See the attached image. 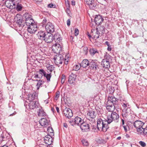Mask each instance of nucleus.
Masks as SVG:
<instances>
[{"label":"nucleus","mask_w":147,"mask_h":147,"mask_svg":"<svg viewBox=\"0 0 147 147\" xmlns=\"http://www.w3.org/2000/svg\"><path fill=\"white\" fill-rule=\"evenodd\" d=\"M139 144L142 146L145 147L146 145L145 143L142 141H140L139 142Z\"/></svg>","instance_id":"49530a36"},{"label":"nucleus","mask_w":147,"mask_h":147,"mask_svg":"<svg viewBox=\"0 0 147 147\" xmlns=\"http://www.w3.org/2000/svg\"><path fill=\"white\" fill-rule=\"evenodd\" d=\"M54 67L53 65H50L47 67V72L51 73L54 70Z\"/></svg>","instance_id":"e433bc0d"},{"label":"nucleus","mask_w":147,"mask_h":147,"mask_svg":"<svg viewBox=\"0 0 147 147\" xmlns=\"http://www.w3.org/2000/svg\"><path fill=\"white\" fill-rule=\"evenodd\" d=\"M38 115L39 116L45 117L46 116V113L42 110V108H40L38 111Z\"/></svg>","instance_id":"7c9ffc66"},{"label":"nucleus","mask_w":147,"mask_h":147,"mask_svg":"<svg viewBox=\"0 0 147 147\" xmlns=\"http://www.w3.org/2000/svg\"><path fill=\"white\" fill-rule=\"evenodd\" d=\"M144 124V123L143 122L138 120L135 121L133 123V125L136 128L138 134H141L142 133Z\"/></svg>","instance_id":"7ed1b4c3"},{"label":"nucleus","mask_w":147,"mask_h":147,"mask_svg":"<svg viewBox=\"0 0 147 147\" xmlns=\"http://www.w3.org/2000/svg\"><path fill=\"white\" fill-rule=\"evenodd\" d=\"M143 132L141 134L147 136V127L145 128H143V130H142Z\"/></svg>","instance_id":"a19ab883"},{"label":"nucleus","mask_w":147,"mask_h":147,"mask_svg":"<svg viewBox=\"0 0 147 147\" xmlns=\"http://www.w3.org/2000/svg\"><path fill=\"white\" fill-rule=\"evenodd\" d=\"M96 114L95 112L93 111H90L87 113V117L88 118L94 119L96 116Z\"/></svg>","instance_id":"a878e982"},{"label":"nucleus","mask_w":147,"mask_h":147,"mask_svg":"<svg viewBox=\"0 0 147 147\" xmlns=\"http://www.w3.org/2000/svg\"><path fill=\"white\" fill-rule=\"evenodd\" d=\"M74 120L75 123L78 125H81L84 122L83 120L78 117H76L74 119Z\"/></svg>","instance_id":"cd10ccee"},{"label":"nucleus","mask_w":147,"mask_h":147,"mask_svg":"<svg viewBox=\"0 0 147 147\" xmlns=\"http://www.w3.org/2000/svg\"><path fill=\"white\" fill-rule=\"evenodd\" d=\"M53 139L52 137L49 135L45 136L44 138V142L48 145H50L53 142Z\"/></svg>","instance_id":"f3484780"},{"label":"nucleus","mask_w":147,"mask_h":147,"mask_svg":"<svg viewBox=\"0 0 147 147\" xmlns=\"http://www.w3.org/2000/svg\"><path fill=\"white\" fill-rule=\"evenodd\" d=\"M15 19L16 21V27L18 28L17 29L19 31L21 30L24 26V21L19 15H17Z\"/></svg>","instance_id":"f03ea898"},{"label":"nucleus","mask_w":147,"mask_h":147,"mask_svg":"<svg viewBox=\"0 0 147 147\" xmlns=\"http://www.w3.org/2000/svg\"><path fill=\"white\" fill-rule=\"evenodd\" d=\"M53 37V40H55V41L57 43H58L60 42L61 40L60 35L58 34H54Z\"/></svg>","instance_id":"c85d7f7f"},{"label":"nucleus","mask_w":147,"mask_h":147,"mask_svg":"<svg viewBox=\"0 0 147 147\" xmlns=\"http://www.w3.org/2000/svg\"><path fill=\"white\" fill-rule=\"evenodd\" d=\"M64 63H65L67 64V63H68V61H65L64 62Z\"/></svg>","instance_id":"338daca9"},{"label":"nucleus","mask_w":147,"mask_h":147,"mask_svg":"<svg viewBox=\"0 0 147 147\" xmlns=\"http://www.w3.org/2000/svg\"><path fill=\"white\" fill-rule=\"evenodd\" d=\"M34 78H41V77H40V76L39 75H38V74L34 75Z\"/></svg>","instance_id":"3c124183"},{"label":"nucleus","mask_w":147,"mask_h":147,"mask_svg":"<svg viewBox=\"0 0 147 147\" xmlns=\"http://www.w3.org/2000/svg\"><path fill=\"white\" fill-rule=\"evenodd\" d=\"M79 33V30L77 28H76L75 30V34L76 36H77Z\"/></svg>","instance_id":"8fccbe9b"},{"label":"nucleus","mask_w":147,"mask_h":147,"mask_svg":"<svg viewBox=\"0 0 147 147\" xmlns=\"http://www.w3.org/2000/svg\"><path fill=\"white\" fill-rule=\"evenodd\" d=\"M47 22V20L46 18H44L43 20V21L42 23V26L43 27H45L46 26V23Z\"/></svg>","instance_id":"79ce46f5"},{"label":"nucleus","mask_w":147,"mask_h":147,"mask_svg":"<svg viewBox=\"0 0 147 147\" xmlns=\"http://www.w3.org/2000/svg\"><path fill=\"white\" fill-rule=\"evenodd\" d=\"M66 12L68 14H69L70 13L69 9V8H67L66 9Z\"/></svg>","instance_id":"5fc2aeb1"},{"label":"nucleus","mask_w":147,"mask_h":147,"mask_svg":"<svg viewBox=\"0 0 147 147\" xmlns=\"http://www.w3.org/2000/svg\"><path fill=\"white\" fill-rule=\"evenodd\" d=\"M121 104L123 107L122 115L123 117H126L130 111L129 105L126 101L124 100L122 102Z\"/></svg>","instance_id":"20e7f679"},{"label":"nucleus","mask_w":147,"mask_h":147,"mask_svg":"<svg viewBox=\"0 0 147 147\" xmlns=\"http://www.w3.org/2000/svg\"><path fill=\"white\" fill-rule=\"evenodd\" d=\"M81 67V66L80 65V64L76 65L74 66L73 69L76 71H78L80 69Z\"/></svg>","instance_id":"4c0bfd02"},{"label":"nucleus","mask_w":147,"mask_h":147,"mask_svg":"<svg viewBox=\"0 0 147 147\" xmlns=\"http://www.w3.org/2000/svg\"><path fill=\"white\" fill-rule=\"evenodd\" d=\"M53 50L56 53H60L62 50V48L61 45L57 43L54 44L52 46Z\"/></svg>","instance_id":"9b49d317"},{"label":"nucleus","mask_w":147,"mask_h":147,"mask_svg":"<svg viewBox=\"0 0 147 147\" xmlns=\"http://www.w3.org/2000/svg\"><path fill=\"white\" fill-rule=\"evenodd\" d=\"M55 63L57 65L62 64L64 60L63 55L61 54L57 55H55L53 58Z\"/></svg>","instance_id":"423d86ee"},{"label":"nucleus","mask_w":147,"mask_h":147,"mask_svg":"<svg viewBox=\"0 0 147 147\" xmlns=\"http://www.w3.org/2000/svg\"><path fill=\"white\" fill-rule=\"evenodd\" d=\"M119 116L116 112H112L111 115L107 116V119L102 120L101 119H99L97 120V128L99 130L106 132L109 127L108 124L112 121L117 122L118 121Z\"/></svg>","instance_id":"f257e3e1"},{"label":"nucleus","mask_w":147,"mask_h":147,"mask_svg":"<svg viewBox=\"0 0 147 147\" xmlns=\"http://www.w3.org/2000/svg\"><path fill=\"white\" fill-rule=\"evenodd\" d=\"M89 60L87 59H84L82 61L80 64V65L82 67L84 68H86L88 66H89Z\"/></svg>","instance_id":"b1692460"},{"label":"nucleus","mask_w":147,"mask_h":147,"mask_svg":"<svg viewBox=\"0 0 147 147\" xmlns=\"http://www.w3.org/2000/svg\"><path fill=\"white\" fill-rule=\"evenodd\" d=\"M104 58L101 62V65L104 68L108 69L110 67L109 63V59H111L110 56L109 55H106L105 56Z\"/></svg>","instance_id":"39448f33"},{"label":"nucleus","mask_w":147,"mask_h":147,"mask_svg":"<svg viewBox=\"0 0 147 147\" xmlns=\"http://www.w3.org/2000/svg\"><path fill=\"white\" fill-rule=\"evenodd\" d=\"M80 127L83 132H87L90 131V125L86 122H83L80 125Z\"/></svg>","instance_id":"9d476101"},{"label":"nucleus","mask_w":147,"mask_h":147,"mask_svg":"<svg viewBox=\"0 0 147 147\" xmlns=\"http://www.w3.org/2000/svg\"><path fill=\"white\" fill-rule=\"evenodd\" d=\"M56 110H57V112L58 113H59V107H56Z\"/></svg>","instance_id":"680f3d73"},{"label":"nucleus","mask_w":147,"mask_h":147,"mask_svg":"<svg viewBox=\"0 0 147 147\" xmlns=\"http://www.w3.org/2000/svg\"><path fill=\"white\" fill-rule=\"evenodd\" d=\"M23 18L25 20H30L32 18L31 15L28 13H25L23 15Z\"/></svg>","instance_id":"c756f323"},{"label":"nucleus","mask_w":147,"mask_h":147,"mask_svg":"<svg viewBox=\"0 0 147 147\" xmlns=\"http://www.w3.org/2000/svg\"><path fill=\"white\" fill-rule=\"evenodd\" d=\"M44 77L46 78L47 81V82H46V83L47 84V86L48 85V83L50 81V78L51 77V73L46 74L45 76Z\"/></svg>","instance_id":"c9c22d12"},{"label":"nucleus","mask_w":147,"mask_h":147,"mask_svg":"<svg viewBox=\"0 0 147 147\" xmlns=\"http://www.w3.org/2000/svg\"><path fill=\"white\" fill-rule=\"evenodd\" d=\"M103 21V19L102 16L100 15H96L94 18V22L97 25H99Z\"/></svg>","instance_id":"a211bd4d"},{"label":"nucleus","mask_w":147,"mask_h":147,"mask_svg":"<svg viewBox=\"0 0 147 147\" xmlns=\"http://www.w3.org/2000/svg\"><path fill=\"white\" fill-rule=\"evenodd\" d=\"M89 52L90 54L92 55L93 56L96 53H98V52L97 50L95 49H91L90 50Z\"/></svg>","instance_id":"72a5a7b5"},{"label":"nucleus","mask_w":147,"mask_h":147,"mask_svg":"<svg viewBox=\"0 0 147 147\" xmlns=\"http://www.w3.org/2000/svg\"><path fill=\"white\" fill-rule=\"evenodd\" d=\"M106 105V108L108 111L109 112H113L115 109V105L110 104V103L107 102Z\"/></svg>","instance_id":"aec40b11"},{"label":"nucleus","mask_w":147,"mask_h":147,"mask_svg":"<svg viewBox=\"0 0 147 147\" xmlns=\"http://www.w3.org/2000/svg\"><path fill=\"white\" fill-rule=\"evenodd\" d=\"M37 94L35 92L33 94H29L28 95V100H29L30 101H32L35 99H37Z\"/></svg>","instance_id":"393cba45"},{"label":"nucleus","mask_w":147,"mask_h":147,"mask_svg":"<svg viewBox=\"0 0 147 147\" xmlns=\"http://www.w3.org/2000/svg\"><path fill=\"white\" fill-rule=\"evenodd\" d=\"M71 4L73 5H75V1L73 0L71 1Z\"/></svg>","instance_id":"bf43d9fd"},{"label":"nucleus","mask_w":147,"mask_h":147,"mask_svg":"<svg viewBox=\"0 0 147 147\" xmlns=\"http://www.w3.org/2000/svg\"><path fill=\"white\" fill-rule=\"evenodd\" d=\"M16 112H14L12 114H10L9 116H13V115H16Z\"/></svg>","instance_id":"052dcab7"},{"label":"nucleus","mask_w":147,"mask_h":147,"mask_svg":"<svg viewBox=\"0 0 147 147\" xmlns=\"http://www.w3.org/2000/svg\"><path fill=\"white\" fill-rule=\"evenodd\" d=\"M20 1V0H12V4L13 6H15L16 4V9L18 11L21 10L22 6L21 4L18 3Z\"/></svg>","instance_id":"2eb2a0df"},{"label":"nucleus","mask_w":147,"mask_h":147,"mask_svg":"<svg viewBox=\"0 0 147 147\" xmlns=\"http://www.w3.org/2000/svg\"><path fill=\"white\" fill-rule=\"evenodd\" d=\"M105 44L107 45L108 46H109V44L108 41H106L105 42Z\"/></svg>","instance_id":"0e129e2a"},{"label":"nucleus","mask_w":147,"mask_h":147,"mask_svg":"<svg viewBox=\"0 0 147 147\" xmlns=\"http://www.w3.org/2000/svg\"><path fill=\"white\" fill-rule=\"evenodd\" d=\"M123 128L124 129L125 131L126 132L127 131V129L129 128V127L127 125H124L123 126Z\"/></svg>","instance_id":"09e8293b"},{"label":"nucleus","mask_w":147,"mask_h":147,"mask_svg":"<svg viewBox=\"0 0 147 147\" xmlns=\"http://www.w3.org/2000/svg\"><path fill=\"white\" fill-rule=\"evenodd\" d=\"M12 3V1H11L10 0H7L5 1V4L6 6L8 8H10L11 6V2Z\"/></svg>","instance_id":"58836bf2"},{"label":"nucleus","mask_w":147,"mask_h":147,"mask_svg":"<svg viewBox=\"0 0 147 147\" xmlns=\"http://www.w3.org/2000/svg\"><path fill=\"white\" fill-rule=\"evenodd\" d=\"M45 27L46 30L48 33H51L54 31V26L52 23L50 22H48Z\"/></svg>","instance_id":"6e6552de"},{"label":"nucleus","mask_w":147,"mask_h":147,"mask_svg":"<svg viewBox=\"0 0 147 147\" xmlns=\"http://www.w3.org/2000/svg\"><path fill=\"white\" fill-rule=\"evenodd\" d=\"M30 102L28 105L30 109H34L38 107V103L37 102L32 101H30Z\"/></svg>","instance_id":"6ab92c4d"},{"label":"nucleus","mask_w":147,"mask_h":147,"mask_svg":"<svg viewBox=\"0 0 147 147\" xmlns=\"http://www.w3.org/2000/svg\"><path fill=\"white\" fill-rule=\"evenodd\" d=\"M82 144L85 146H88L89 145V143L88 141L86 140H83L82 141Z\"/></svg>","instance_id":"ea45409f"},{"label":"nucleus","mask_w":147,"mask_h":147,"mask_svg":"<svg viewBox=\"0 0 147 147\" xmlns=\"http://www.w3.org/2000/svg\"><path fill=\"white\" fill-rule=\"evenodd\" d=\"M38 72L41 78L42 76H45L46 74V71L43 69H40Z\"/></svg>","instance_id":"473e14b6"},{"label":"nucleus","mask_w":147,"mask_h":147,"mask_svg":"<svg viewBox=\"0 0 147 147\" xmlns=\"http://www.w3.org/2000/svg\"><path fill=\"white\" fill-rule=\"evenodd\" d=\"M63 126L66 128L67 127V125L66 123H64L63 124Z\"/></svg>","instance_id":"e2e57ef3"},{"label":"nucleus","mask_w":147,"mask_h":147,"mask_svg":"<svg viewBox=\"0 0 147 147\" xmlns=\"http://www.w3.org/2000/svg\"><path fill=\"white\" fill-rule=\"evenodd\" d=\"M121 124L122 125V126H123L124 125H125V121L123 119H121Z\"/></svg>","instance_id":"864d4df0"},{"label":"nucleus","mask_w":147,"mask_h":147,"mask_svg":"<svg viewBox=\"0 0 147 147\" xmlns=\"http://www.w3.org/2000/svg\"><path fill=\"white\" fill-rule=\"evenodd\" d=\"M107 49L109 51H110L111 50V48L110 46H108Z\"/></svg>","instance_id":"13d9d810"},{"label":"nucleus","mask_w":147,"mask_h":147,"mask_svg":"<svg viewBox=\"0 0 147 147\" xmlns=\"http://www.w3.org/2000/svg\"><path fill=\"white\" fill-rule=\"evenodd\" d=\"M86 3L89 6L90 9H93L95 7V5L94 3V0H84Z\"/></svg>","instance_id":"4be33fe9"},{"label":"nucleus","mask_w":147,"mask_h":147,"mask_svg":"<svg viewBox=\"0 0 147 147\" xmlns=\"http://www.w3.org/2000/svg\"><path fill=\"white\" fill-rule=\"evenodd\" d=\"M63 113L65 116L68 118H70L73 116L71 110L68 108H66L63 110Z\"/></svg>","instance_id":"f8f14e48"},{"label":"nucleus","mask_w":147,"mask_h":147,"mask_svg":"<svg viewBox=\"0 0 147 147\" xmlns=\"http://www.w3.org/2000/svg\"><path fill=\"white\" fill-rule=\"evenodd\" d=\"M65 79H64L63 78H61V82L62 84H63L65 81Z\"/></svg>","instance_id":"6e6d98bb"},{"label":"nucleus","mask_w":147,"mask_h":147,"mask_svg":"<svg viewBox=\"0 0 147 147\" xmlns=\"http://www.w3.org/2000/svg\"><path fill=\"white\" fill-rule=\"evenodd\" d=\"M25 21V22H24V24H25L27 26L35 23L32 18L30 20H27Z\"/></svg>","instance_id":"2f4dec72"},{"label":"nucleus","mask_w":147,"mask_h":147,"mask_svg":"<svg viewBox=\"0 0 147 147\" xmlns=\"http://www.w3.org/2000/svg\"><path fill=\"white\" fill-rule=\"evenodd\" d=\"M39 122L40 125L44 127H46L48 126V122L46 118H43L41 119Z\"/></svg>","instance_id":"412c9836"},{"label":"nucleus","mask_w":147,"mask_h":147,"mask_svg":"<svg viewBox=\"0 0 147 147\" xmlns=\"http://www.w3.org/2000/svg\"><path fill=\"white\" fill-rule=\"evenodd\" d=\"M46 34L42 31H39L37 34V36L38 38L41 40H44L45 38Z\"/></svg>","instance_id":"5701e85b"},{"label":"nucleus","mask_w":147,"mask_h":147,"mask_svg":"<svg viewBox=\"0 0 147 147\" xmlns=\"http://www.w3.org/2000/svg\"><path fill=\"white\" fill-rule=\"evenodd\" d=\"M47 7L49 8H55V5L52 3H50L48 5Z\"/></svg>","instance_id":"de8ad7c7"},{"label":"nucleus","mask_w":147,"mask_h":147,"mask_svg":"<svg viewBox=\"0 0 147 147\" xmlns=\"http://www.w3.org/2000/svg\"><path fill=\"white\" fill-rule=\"evenodd\" d=\"M60 94V92L59 91H58L57 92L56 94V96H55V99L57 100L58 98L59 97V95Z\"/></svg>","instance_id":"c03bdc74"},{"label":"nucleus","mask_w":147,"mask_h":147,"mask_svg":"<svg viewBox=\"0 0 147 147\" xmlns=\"http://www.w3.org/2000/svg\"><path fill=\"white\" fill-rule=\"evenodd\" d=\"M76 76L75 75L72 73L69 77L68 81L70 84H72L75 80Z\"/></svg>","instance_id":"bb28decb"},{"label":"nucleus","mask_w":147,"mask_h":147,"mask_svg":"<svg viewBox=\"0 0 147 147\" xmlns=\"http://www.w3.org/2000/svg\"><path fill=\"white\" fill-rule=\"evenodd\" d=\"M96 30H92V31L91 32V34H92V36H93V38H94V35H96L97 34H96Z\"/></svg>","instance_id":"37998d69"},{"label":"nucleus","mask_w":147,"mask_h":147,"mask_svg":"<svg viewBox=\"0 0 147 147\" xmlns=\"http://www.w3.org/2000/svg\"><path fill=\"white\" fill-rule=\"evenodd\" d=\"M62 78H63L64 79H65V76L63 75L62 77Z\"/></svg>","instance_id":"69168bd1"},{"label":"nucleus","mask_w":147,"mask_h":147,"mask_svg":"<svg viewBox=\"0 0 147 147\" xmlns=\"http://www.w3.org/2000/svg\"><path fill=\"white\" fill-rule=\"evenodd\" d=\"M87 35L88 36L89 38H91L92 37L91 35H90L88 32L87 33Z\"/></svg>","instance_id":"4d7b16f0"},{"label":"nucleus","mask_w":147,"mask_h":147,"mask_svg":"<svg viewBox=\"0 0 147 147\" xmlns=\"http://www.w3.org/2000/svg\"><path fill=\"white\" fill-rule=\"evenodd\" d=\"M45 83L44 81L42 80H39L38 81L37 85H36V89L37 90L39 89V88L40 86H42V85Z\"/></svg>","instance_id":"f704fd0d"},{"label":"nucleus","mask_w":147,"mask_h":147,"mask_svg":"<svg viewBox=\"0 0 147 147\" xmlns=\"http://www.w3.org/2000/svg\"><path fill=\"white\" fill-rule=\"evenodd\" d=\"M46 42L47 43H50L53 40V34L51 33H47L44 39Z\"/></svg>","instance_id":"4468645a"},{"label":"nucleus","mask_w":147,"mask_h":147,"mask_svg":"<svg viewBox=\"0 0 147 147\" xmlns=\"http://www.w3.org/2000/svg\"><path fill=\"white\" fill-rule=\"evenodd\" d=\"M1 147H8V146L6 145H4Z\"/></svg>","instance_id":"774afa93"},{"label":"nucleus","mask_w":147,"mask_h":147,"mask_svg":"<svg viewBox=\"0 0 147 147\" xmlns=\"http://www.w3.org/2000/svg\"><path fill=\"white\" fill-rule=\"evenodd\" d=\"M48 131L50 133H53V130L52 128L50 127H49L47 129Z\"/></svg>","instance_id":"a18cd8bd"},{"label":"nucleus","mask_w":147,"mask_h":147,"mask_svg":"<svg viewBox=\"0 0 147 147\" xmlns=\"http://www.w3.org/2000/svg\"><path fill=\"white\" fill-rule=\"evenodd\" d=\"M96 29L97 34L94 35L95 39L98 38L100 35L102 36L104 34L105 31V27L103 26H100L98 28H96Z\"/></svg>","instance_id":"0eeeda50"},{"label":"nucleus","mask_w":147,"mask_h":147,"mask_svg":"<svg viewBox=\"0 0 147 147\" xmlns=\"http://www.w3.org/2000/svg\"><path fill=\"white\" fill-rule=\"evenodd\" d=\"M110 104L115 105L117 104L118 99L113 96H109L108 98V101L107 102Z\"/></svg>","instance_id":"ddd939ff"},{"label":"nucleus","mask_w":147,"mask_h":147,"mask_svg":"<svg viewBox=\"0 0 147 147\" xmlns=\"http://www.w3.org/2000/svg\"><path fill=\"white\" fill-rule=\"evenodd\" d=\"M67 24L68 26L70 25V20L69 19H68L67 21Z\"/></svg>","instance_id":"603ef678"},{"label":"nucleus","mask_w":147,"mask_h":147,"mask_svg":"<svg viewBox=\"0 0 147 147\" xmlns=\"http://www.w3.org/2000/svg\"><path fill=\"white\" fill-rule=\"evenodd\" d=\"M97 66L96 61L90 60L89 67L90 68L93 69L94 70H96L97 69Z\"/></svg>","instance_id":"dca6fc26"},{"label":"nucleus","mask_w":147,"mask_h":147,"mask_svg":"<svg viewBox=\"0 0 147 147\" xmlns=\"http://www.w3.org/2000/svg\"><path fill=\"white\" fill-rule=\"evenodd\" d=\"M37 26L35 23L28 26V31L30 33H34L37 30Z\"/></svg>","instance_id":"1a4fd4ad"}]
</instances>
